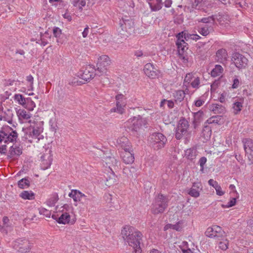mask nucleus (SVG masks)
<instances>
[{
	"label": "nucleus",
	"instance_id": "f257e3e1",
	"mask_svg": "<svg viewBox=\"0 0 253 253\" xmlns=\"http://www.w3.org/2000/svg\"><path fill=\"white\" fill-rule=\"evenodd\" d=\"M12 111L8 109L3 110V107L0 103V121L7 122L11 126H4L0 131V144L3 142L8 144L10 142L16 141V131L12 128V126L15 127L14 125L12 124Z\"/></svg>",
	"mask_w": 253,
	"mask_h": 253
},
{
	"label": "nucleus",
	"instance_id": "f03ea898",
	"mask_svg": "<svg viewBox=\"0 0 253 253\" xmlns=\"http://www.w3.org/2000/svg\"><path fill=\"white\" fill-rule=\"evenodd\" d=\"M29 126L24 129L22 128L23 130L25 131L26 133V139H29L30 142L34 139L36 142H39L41 139L43 138V136L42 134L43 132V122L42 121H33L30 122Z\"/></svg>",
	"mask_w": 253,
	"mask_h": 253
},
{
	"label": "nucleus",
	"instance_id": "7ed1b4c3",
	"mask_svg": "<svg viewBox=\"0 0 253 253\" xmlns=\"http://www.w3.org/2000/svg\"><path fill=\"white\" fill-rule=\"evenodd\" d=\"M169 200L167 196L159 194L155 198L151 209L152 212L157 214L164 212L168 206Z\"/></svg>",
	"mask_w": 253,
	"mask_h": 253
},
{
	"label": "nucleus",
	"instance_id": "20e7f679",
	"mask_svg": "<svg viewBox=\"0 0 253 253\" xmlns=\"http://www.w3.org/2000/svg\"><path fill=\"white\" fill-rule=\"evenodd\" d=\"M148 141L154 150H158L164 147L167 138L160 132H155L149 136Z\"/></svg>",
	"mask_w": 253,
	"mask_h": 253
},
{
	"label": "nucleus",
	"instance_id": "39448f33",
	"mask_svg": "<svg viewBox=\"0 0 253 253\" xmlns=\"http://www.w3.org/2000/svg\"><path fill=\"white\" fill-rule=\"evenodd\" d=\"M98 153L99 156L102 159V160L105 163L106 167H108L112 171V177H110L109 180H111L113 183H114L116 180L115 175L111 167H113L115 168L117 166L119 161H117L114 157L111 156L109 153H105L104 151L101 150H99Z\"/></svg>",
	"mask_w": 253,
	"mask_h": 253
},
{
	"label": "nucleus",
	"instance_id": "423d86ee",
	"mask_svg": "<svg viewBox=\"0 0 253 253\" xmlns=\"http://www.w3.org/2000/svg\"><path fill=\"white\" fill-rule=\"evenodd\" d=\"M133 28V22L128 16L122 17L120 20L119 27L117 29L118 33L122 35L127 36L126 34H130Z\"/></svg>",
	"mask_w": 253,
	"mask_h": 253
},
{
	"label": "nucleus",
	"instance_id": "0eeeda50",
	"mask_svg": "<svg viewBox=\"0 0 253 253\" xmlns=\"http://www.w3.org/2000/svg\"><path fill=\"white\" fill-rule=\"evenodd\" d=\"M205 235L209 238H214L217 240H222L226 237L225 231L220 226L216 225L208 228L205 232Z\"/></svg>",
	"mask_w": 253,
	"mask_h": 253
},
{
	"label": "nucleus",
	"instance_id": "6e6552de",
	"mask_svg": "<svg viewBox=\"0 0 253 253\" xmlns=\"http://www.w3.org/2000/svg\"><path fill=\"white\" fill-rule=\"evenodd\" d=\"M111 64V60L110 58L106 55H102L100 56L98 59V62L97 63V75L98 76L103 75H107V67L109 66Z\"/></svg>",
	"mask_w": 253,
	"mask_h": 253
},
{
	"label": "nucleus",
	"instance_id": "1a4fd4ad",
	"mask_svg": "<svg viewBox=\"0 0 253 253\" xmlns=\"http://www.w3.org/2000/svg\"><path fill=\"white\" fill-rule=\"evenodd\" d=\"M128 123H130L128 128L132 131L137 132L142 126L147 127L146 121L140 116L134 117L132 119H130Z\"/></svg>",
	"mask_w": 253,
	"mask_h": 253
},
{
	"label": "nucleus",
	"instance_id": "9d476101",
	"mask_svg": "<svg viewBox=\"0 0 253 253\" xmlns=\"http://www.w3.org/2000/svg\"><path fill=\"white\" fill-rule=\"evenodd\" d=\"M97 72L94 67L90 65H86L82 68L80 76L85 81H90L93 79L97 75Z\"/></svg>",
	"mask_w": 253,
	"mask_h": 253
},
{
	"label": "nucleus",
	"instance_id": "9b49d317",
	"mask_svg": "<svg viewBox=\"0 0 253 253\" xmlns=\"http://www.w3.org/2000/svg\"><path fill=\"white\" fill-rule=\"evenodd\" d=\"M189 125L188 122L184 118H182L178 122L175 131V137L180 139L187 132Z\"/></svg>",
	"mask_w": 253,
	"mask_h": 253
},
{
	"label": "nucleus",
	"instance_id": "f8f14e48",
	"mask_svg": "<svg viewBox=\"0 0 253 253\" xmlns=\"http://www.w3.org/2000/svg\"><path fill=\"white\" fill-rule=\"evenodd\" d=\"M142 236L140 232L136 231H134L133 234H132L131 236L126 239L128 244L134 249L133 252H135L137 249H141L140 244Z\"/></svg>",
	"mask_w": 253,
	"mask_h": 253
},
{
	"label": "nucleus",
	"instance_id": "ddd939ff",
	"mask_svg": "<svg viewBox=\"0 0 253 253\" xmlns=\"http://www.w3.org/2000/svg\"><path fill=\"white\" fill-rule=\"evenodd\" d=\"M33 244L26 238L17 239V251L21 253H29Z\"/></svg>",
	"mask_w": 253,
	"mask_h": 253
},
{
	"label": "nucleus",
	"instance_id": "4468645a",
	"mask_svg": "<svg viewBox=\"0 0 253 253\" xmlns=\"http://www.w3.org/2000/svg\"><path fill=\"white\" fill-rule=\"evenodd\" d=\"M231 60L236 67L239 69L245 68L248 64L247 58L238 52L233 54Z\"/></svg>",
	"mask_w": 253,
	"mask_h": 253
},
{
	"label": "nucleus",
	"instance_id": "2eb2a0df",
	"mask_svg": "<svg viewBox=\"0 0 253 253\" xmlns=\"http://www.w3.org/2000/svg\"><path fill=\"white\" fill-rule=\"evenodd\" d=\"M143 70L146 76L152 79L158 78L160 73L159 70L150 63H147L144 66Z\"/></svg>",
	"mask_w": 253,
	"mask_h": 253
},
{
	"label": "nucleus",
	"instance_id": "dca6fc26",
	"mask_svg": "<svg viewBox=\"0 0 253 253\" xmlns=\"http://www.w3.org/2000/svg\"><path fill=\"white\" fill-rule=\"evenodd\" d=\"M50 150H45V152L41 156V168L43 170L47 169L50 167L52 161V154Z\"/></svg>",
	"mask_w": 253,
	"mask_h": 253
},
{
	"label": "nucleus",
	"instance_id": "f3484780",
	"mask_svg": "<svg viewBox=\"0 0 253 253\" xmlns=\"http://www.w3.org/2000/svg\"><path fill=\"white\" fill-rule=\"evenodd\" d=\"M244 148L251 164L253 163V140L251 139L245 138L242 141Z\"/></svg>",
	"mask_w": 253,
	"mask_h": 253
},
{
	"label": "nucleus",
	"instance_id": "a211bd4d",
	"mask_svg": "<svg viewBox=\"0 0 253 253\" xmlns=\"http://www.w3.org/2000/svg\"><path fill=\"white\" fill-rule=\"evenodd\" d=\"M228 58L227 51L225 49L220 48L216 52L215 60L217 62L225 64L228 60Z\"/></svg>",
	"mask_w": 253,
	"mask_h": 253
},
{
	"label": "nucleus",
	"instance_id": "6ab92c4d",
	"mask_svg": "<svg viewBox=\"0 0 253 253\" xmlns=\"http://www.w3.org/2000/svg\"><path fill=\"white\" fill-rule=\"evenodd\" d=\"M17 116L20 123H30V122H31V121H28L31 118V114L29 111L19 109L17 111Z\"/></svg>",
	"mask_w": 253,
	"mask_h": 253
},
{
	"label": "nucleus",
	"instance_id": "aec40b11",
	"mask_svg": "<svg viewBox=\"0 0 253 253\" xmlns=\"http://www.w3.org/2000/svg\"><path fill=\"white\" fill-rule=\"evenodd\" d=\"M121 157L123 162L126 164H131L134 161V154L133 153L132 149L122 152Z\"/></svg>",
	"mask_w": 253,
	"mask_h": 253
},
{
	"label": "nucleus",
	"instance_id": "412c9836",
	"mask_svg": "<svg viewBox=\"0 0 253 253\" xmlns=\"http://www.w3.org/2000/svg\"><path fill=\"white\" fill-rule=\"evenodd\" d=\"M70 215L69 213L67 212H63L61 215L58 218L57 220V222L59 224H73L75 220L73 219L70 220Z\"/></svg>",
	"mask_w": 253,
	"mask_h": 253
},
{
	"label": "nucleus",
	"instance_id": "4be33fe9",
	"mask_svg": "<svg viewBox=\"0 0 253 253\" xmlns=\"http://www.w3.org/2000/svg\"><path fill=\"white\" fill-rule=\"evenodd\" d=\"M202 190V184L200 182H194L188 194L192 197L197 198L200 196V190Z\"/></svg>",
	"mask_w": 253,
	"mask_h": 253
},
{
	"label": "nucleus",
	"instance_id": "5701e85b",
	"mask_svg": "<svg viewBox=\"0 0 253 253\" xmlns=\"http://www.w3.org/2000/svg\"><path fill=\"white\" fill-rule=\"evenodd\" d=\"M117 143L124 150V151L132 149L130 145V142L126 137L123 136L119 138L117 140Z\"/></svg>",
	"mask_w": 253,
	"mask_h": 253
},
{
	"label": "nucleus",
	"instance_id": "b1692460",
	"mask_svg": "<svg viewBox=\"0 0 253 253\" xmlns=\"http://www.w3.org/2000/svg\"><path fill=\"white\" fill-rule=\"evenodd\" d=\"M176 44L177 47L178 52L180 58H182L183 60L187 61V59H185V57L183 56V53L185 51V48H186V49L188 48L186 47L188 44L185 42L184 40H181L179 41H176Z\"/></svg>",
	"mask_w": 253,
	"mask_h": 253
},
{
	"label": "nucleus",
	"instance_id": "393cba45",
	"mask_svg": "<svg viewBox=\"0 0 253 253\" xmlns=\"http://www.w3.org/2000/svg\"><path fill=\"white\" fill-rule=\"evenodd\" d=\"M69 196L72 198L74 201L81 203H82L83 197H84V193L76 189L72 190L71 192L69 194Z\"/></svg>",
	"mask_w": 253,
	"mask_h": 253
},
{
	"label": "nucleus",
	"instance_id": "a878e982",
	"mask_svg": "<svg viewBox=\"0 0 253 253\" xmlns=\"http://www.w3.org/2000/svg\"><path fill=\"white\" fill-rule=\"evenodd\" d=\"M210 111L214 114H223L226 112L225 107L223 105L218 104H212L210 106Z\"/></svg>",
	"mask_w": 253,
	"mask_h": 253
},
{
	"label": "nucleus",
	"instance_id": "bb28decb",
	"mask_svg": "<svg viewBox=\"0 0 253 253\" xmlns=\"http://www.w3.org/2000/svg\"><path fill=\"white\" fill-rule=\"evenodd\" d=\"M17 102L25 108H28L30 103L33 102L30 98H25L20 94H17Z\"/></svg>",
	"mask_w": 253,
	"mask_h": 253
},
{
	"label": "nucleus",
	"instance_id": "cd10ccee",
	"mask_svg": "<svg viewBox=\"0 0 253 253\" xmlns=\"http://www.w3.org/2000/svg\"><path fill=\"white\" fill-rule=\"evenodd\" d=\"M135 230L134 228L130 226H125L123 229L122 230V235L125 240L126 241V239L128 238L129 236H131L132 234H133Z\"/></svg>",
	"mask_w": 253,
	"mask_h": 253
},
{
	"label": "nucleus",
	"instance_id": "c85d7f7f",
	"mask_svg": "<svg viewBox=\"0 0 253 253\" xmlns=\"http://www.w3.org/2000/svg\"><path fill=\"white\" fill-rule=\"evenodd\" d=\"M188 91V89H186L185 91L182 90H177L173 93V96L174 98L175 102H181L185 97L186 91L187 92Z\"/></svg>",
	"mask_w": 253,
	"mask_h": 253
},
{
	"label": "nucleus",
	"instance_id": "c756f323",
	"mask_svg": "<svg viewBox=\"0 0 253 253\" xmlns=\"http://www.w3.org/2000/svg\"><path fill=\"white\" fill-rule=\"evenodd\" d=\"M151 11H157L162 8L163 2L162 0H152V2H149Z\"/></svg>",
	"mask_w": 253,
	"mask_h": 253
},
{
	"label": "nucleus",
	"instance_id": "7c9ffc66",
	"mask_svg": "<svg viewBox=\"0 0 253 253\" xmlns=\"http://www.w3.org/2000/svg\"><path fill=\"white\" fill-rule=\"evenodd\" d=\"M204 113L203 111H199L194 114V120L193 123L194 128H196L199 123L203 120Z\"/></svg>",
	"mask_w": 253,
	"mask_h": 253
},
{
	"label": "nucleus",
	"instance_id": "2f4dec72",
	"mask_svg": "<svg viewBox=\"0 0 253 253\" xmlns=\"http://www.w3.org/2000/svg\"><path fill=\"white\" fill-rule=\"evenodd\" d=\"M197 155V151L194 148L188 149L185 151V157L191 161L196 158Z\"/></svg>",
	"mask_w": 253,
	"mask_h": 253
},
{
	"label": "nucleus",
	"instance_id": "473e14b6",
	"mask_svg": "<svg viewBox=\"0 0 253 253\" xmlns=\"http://www.w3.org/2000/svg\"><path fill=\"white\" fill-rule=\"evenodd\" d=\"M215 17L214 15H211L210 16L203 17L202 18L198 20L199 22H202L203 23L207 24L206 26H212L214 25L215 22Z\"/></svg>",
	"mask_w": 253,
	"mask_h": 253
},
{
	"label": "nucleus",
	"instance_id": "72a5a7b5",
	"mask_svg": "<svg viewBox=\"0 0 253 253\" xmlns=\"http://www.w3.org/2000/svg\"><path fill=\"white\" fill-rule=\"evenodd\" d=\"M222 118V116L219 115L212 116L206 121L205 124H217L221 125L223 123Z\"/></svg>",
	"mask_w": 253,
	"mask_h": 253
},
{
	"label": "nucleus",
	"instance_id": "f704fd0d",
	"mask_svg": "<svg viewBox=\"0 0 253 253\" xmlns=\"http://www.w3.org/2000/svg\"><path fill=\"white\" fill-rule=\"evenodd\" d=\"M211 127L205 124L204 128L202 131V136L206 140H208L211 138Z\"/></svg>",
	"mask_w": 253,
	"mask_h": 253
},
{
	"label": "nucleus",
	"instance_id": "c9c22d12",
	"mask_svg": "<svg viewBox=\"0 0 253 253\" xmlns=\"http://www.w3.org/2000/svg\"><path fill=\"white\" fill-rule=\"evenodd\" d=\"M19 196L25 200H32L35 199V194L32 191H24L20 194Z\"/></svg>",
	"mask_w": 253,
	"mask_h": 253
},
{
	"label": "nucleus",
	"instance_id": "e433bc0d",
	"mask_svg": "<svg viewBox=\"0 0 253 253\" xmlns=\"http://www.w3.org/2000/svg\"><path fill=\"white\" fill-rule=\"evenodd\" d=\"M212 30V27L211 26H205L204 27H199L198 31L199 33L204 36L208 35Z\"/></svg>",
	"mask_w": 253,
	"mask_h": 253
},
{
	"label": "nucleus",
	"instance_id": "4c0bfd02",
	"mask_svg": "<svg viewBox=\"0 0 253 253\" xmlns=\"http://www.w3.org/2000/svg\"><path fill=\"white\" fill-rule=\"evenodd\" d=\"M125 105L120 101L116 102V107L113 108L111 109V112H118L120 114L124 113L125 109L123 108Z\"/></svg>",
	"mask_w": 253,
	"mask_h": 253
},
{
	"label": "nucleus",
	"instance_id": "58836bf2",
	"mask_svg": "<svg viewBox=\"0 0 253 253\" xmlns=\"http://www.w3.org/2000/svg\"><path fill=\"white\" fill-rule=\"evenodd\" d=\"M223 71V69L220 65H216L211 70V74L212 77H216L220 76Z\"/></svg>",
	"mask_w": 253,
	"mask_h": 253
},
{
	"label": "nucleus",
	"instance_id": "ea45409f",
	"mask_svg": "<svg viewBox=\"0 0 253 253\" xmlns=\"http://www.w3.org/2000/svg\"><path fill=\"white\" fill-rule=\"evenodd\" d=\"M18 186L21 189H26L28 188L30 185V180L29 178H24L18 182Z\"/></svg>",
	"mask_w": 253,
	"mask_h": 253
},
{
	"label": "nucleus",
	"instance_id": "a19ab883",
	"mask_svg": "<svg viewBox=\"0 0 253 253\" xmlns=\"http://www.w3.org/2000/svg\"><path fill=\"white\" fill-rule=\"evenodd\" d=\"M183 248H181L182 253H196L195 249H191L188 247V243L186 241L182 242Z\"/></svg>",
	"mask_w": 253,
	"mask_h": 253
},
{
	"label": "nucleus",
	"instance_id": "79ce46f5",
	"mask_svg": "<svg viewBox=\"0 0 253 253\" xmlns=\"http://www.w3.org/2000/svg\"><path fill=\"white\" fill-rule=\"evenodd\" d=\"M72 3L75 7H79L80 10H83V7H84L86 4V2L84 0H73Z\"/></svg>",
	"mask_w": 253,
	"mask_h": 253
},
{
	"label": "nucleus",
	"instance_id": "37998d69",
	"mask_svg": "<svg viewBox=\"0 0 253 253\" xmlns=\"http://www.w3.org/2000/svg\"><path fill=\"white\" fill-rule=\"evenodd\" d=\"M59 198L57 194H54L46 202L47 205L50 207H53L58 201Z\"/></svg>",
	"mask_w": 253,
	"mask_h": 253
},
{
	"label": "nucleus",
	"instance_id": "c03bdc74",
	"mask_svg": "<svg viewBox=\"0 0 253 253\" xmlns=\"http://www.w3.org/2000/svg\"><path fill=\"white\" fill-rule=\"evenodd\" d=\"M243 107L242 103L240 102L236 101L233 104V109L235 114L240 112Z\"/></svg>",
	"mask_w": 253,
	"mask_h": 253
},
{
	"label": "nucleus",
	"instance_id": "a18cd8bd",
	"mask_svg": "<svg viewBox=\"0 0 253 253\" xmlns=\"http://www.w3.org/2000/svg\"><path fill=\"white\" fill-rule=\"evenodd\" d=\"M222 240L223 241H220L219 242V248L222 250L225 251L228 249L229 241L227 239Z\"/></svg>",
	"mask_w": 253,
	"mask_h": 253
},
{
	"label": "nucleus",
	"instance_id": "49530a36",
	"mask_svg": "<svg viewBox=\"0 0 253 253\" xmlns=\"http://www.w3.org/2000/svg\"><path fill=\"white\" fill-rule=\"evenodd\" d=\"M84 197H83L82 203L88 204L91 201H93L94 197L90 194L85 195L84 194Z\"/></svg>",
	"mask_w": 253,
	"mask_h": 253
},
{
	"label": "nucleus",
	"instance_id": "de8ad7c7",
	"mask_svg": "<svg viewBox=\"0 0 253 253\" xmlns=\"http://www.w3.org/2000/svg\"><path fill=\"white\" fill-rule=\"evenodd\" d=\"M169 226L170 229L175 230L177 231H180L182 228V223L180 221L178 222L175 224H169Z\"/></svg>",
	"mask_w": 253,
	"mask_h": 253
},
{
	"label": "nucleus",
	"instance_id": "09e8293b",
	"mask_svg": "<svg viewBox=\"0 0 253 253\" xmlns=\"http://www.w3.org/2000/svg\"><path fill=\"white\" fill-rule=\"evenodd\" d=\"M39 212L41 214H43L47 217H49L51 215V211L43 208L39 209Z\"/></svg>",
	"mask_w": 253,
	"mask_h": 253
},
{
	"label": "nucleus",
	"instance_id": "8fccbe9b",
	"mask_svg": "<svg viewBox=\"0 0 253 253\" xmlns=\"http://www.w3.org/2000/svg\"><path fill=\"white\" fill-rule=\"evenodd\" d=\"M200 79L199 77L195 78L194 80L192 81L191 85L192 87L198 88L200 84Z\"/></svg>",
	"mask_w": 253,
	"mask_h": 253
},
{
	"label": "nucleus",
	"instance_id": "3c124183",
	"mask_svg": "<svg viewBox=\"0 0 253 253\" xmlns=\"http://www.w3.org/2000/svg\"><path fill=\"white\" fill-rule=\"evenodd\" d=\"M236 203V198H232L229 202L228 203L227 205H222V207L223 208H230L234 206L235 205Z\"/></svg>",
	"mask_w": 253,
	"mask_h": 253
},
{
	"label": "nucleus",
	"instance_id": "603ef678",
	"mask_svg": "<svg viewBox=\"0 0 253 253\" xmlns=\"http://www.w3.org/2000/svg\"><path fill=\"white\" fill-rule=\"evenodd\" d=\"M207 161V159L206 157H202L200 158L199 162L200 168H201V169H200L201 171H203L204 169V166H205V164L206 163Z\"/></svg>",
	"mask_w": 253,
	"mask_h": 253
},
{
	"label": "nucleus",
	"instance_id": "864d4df0",
	"mask_svg": "<svg viewBox=\"0 0 253 253\" xmlns=\"http://www.w3.org/2000/svg\"><path fill=\"white\" fill-rule=\"evenodd\" d=\"M9 156L12 157L16 154V145L14 143L12 145L10 146V150L9 151Z\"/></svg>",
	"mask_w": 253,
	"mask_h": 253
},
{
	"label": "nucleus",
	"instance_id": "5fc2aeb1",
	"mask_svg": "<svg viewBox=\"0 0 253 253\" xmlns=\"http://www.w3.org/2000/svg\"><path fill=\"white\" fill-rule=\"evenodd\" d=\"M193 78V76L192 73L187 74L184 79V83H187L188 84H189Z\"/></svg>",
	"mask_w": 253,
	"mask_h": 253
},
{
	"label": "nucleus",
	"instance_id": "6e6d98bb",
	"mask_svg": "<svg viewBox=\"0 0 253 253\" xmlns=\"http://www.w3.org/2000/svg\"><path fill=\"white\" fill-rule=\"evenodd\" d=\"M53 34L55 37H59L61 34V30L58 27H55L53 30Z\"/></svg>",
	"mask_w": 253,
	"mask_h": 253
},
{
	"label": "nucleus",
	"instance_id": "4d7b16f0",
	"mask_svg": "<svg viewBox=\"0 0 253 253\" xmlns=\"http://www.w3.org/2000/svg\"><path fill=\"white\" fill-rule=\"evenodd\" d=\"M177 41H181V40L186 39V34L184 33L183 32L179 33L176 36Z\"/></svg>",
	"mask_w": 253,
	"mask_h": 253
},
{
	"label": "nucleus",
	"instance_id": "13d9d810",
	"mask_svg": "<svg viewBox=\"0 0 253 253\" xmlns=\"http://www.w3.org/2000/svg\"><path fill=\"white\" fill-rule=\"evenodd\" d=\"M216 190V194L219 196H222L224 192L222 191L220 186L218 184L216 187L214 188Z\"/></svg>",
	"mask_w": 253,
	"mask_h": 253
},
{
	"label": "nucleus",
	"instance_id": "bf43d9fd",
	"mask_svg": "<svg viewBox=\"0 0 253 253\" xmlns=\"http://www.w3.org/2000/svg\"><path fill=\"white\" fill-rule=\"evenodd\" d=\"M208 183L210 185L212 186L214 188L218 185V182L212 179H210L208 181Z\"/></svg>",
	"mask_w": 253,
	"mask_h": 253
},
{
	"label": "nucleus",
	"instance_id": "052dcab7",
	"mask_svg": "<svg viewBox=\"0 0 253 253\" xmlns=\"http://www.w3.org/2000/svg\"><path fill=\"white\" fill-rule=\"evenodd\" d=\"M27 81L30 83V87L33 89L34 78L32 75H29L27 77Z\"/></svg>",
	"mask_w": 253,
	"mask_h": 253
},
{
	"label": "nucleus",
	"instance_id": "680f3d73",
	"mask_svg": "<svg viewBox=\"0 0 253 253\" xmlns=\"http://www.w3.org/2000/svg\"><path fill=\"white\" fill-rule=\"evenodd\" d=\"M239 80L237 78L234 79L233 80V84H232V87L233 88H238L239 85Z\"/></svg>",
	"mask_w": 253,
	"mask_h": 253
},
{
	"label": "nucleus",
	"instance_id": "e2e57ef3",
	"mask_svg": "<svg viewBox=\"0 0 253 253\" xmlns=\"http://www.w3.org/2000/svg\"><path fill=\"white\" fill-rule=\"evenodd\" d=\"M9 219L7 217L4 216L2 219L3 224L5 227H6L7 229L9 228V225L8 224L9 222Z\"/></svg>",
	"mask_w": 253,
	"mask_h": 253
},
{
	"label": "nucleus",
	"instance_id": "0e129e2a",
	"mask_svg": "<svg viewBox=\"0 0 253 253\" xmlns=\"http://www.w3.org/2000/svg\"><path fill=\"white\" fill-rule=\"evenodd\" d=\"M62 208H63V210H62V211L63 212H67L68 211H69L71 209V207L68 204H65L64 205Z\"/></svg>",
	"mask_w": 253,
	"mask_h": 253
},
{
	"label": "nucleus",
	"instance_id": "69168bd1",
	"mask_svg": "<svg viewBox=\"0 0 253 253\" xmlns=\"http://www.w3.org/2000/svg\"><path fill=\"white\" fill-rule=\"evenodd\" d=\"M204 102L205 101L204 100L199 99L195 102V105L196 107H200L204 104Z\"/></svg>",
	"mask_w": 253,
	"mask_h": 253
},
{
	"label": "nucleus",
	"instance_id": "338daca9",
	"mask_svg": "<svg viewBox=\"0 0 253 253\" xmlns=\"http://www.w3.org/2000/svg\"><path fill=\"white\" fill-rule=\"evenodd\" d=\"M172 2L171 0H166L165 2H163V4H164L166 7L169 8L171 6Z\"/></svg>",
	"mask_w": 253,
	"mask_h": 253
},
{
	"label": "nucleus",
	"instance_id": "774afa93",
	"mask_svg": "<svg viewBox=\"0 0 253 253\" xmlns=\"http://www.w3.org/2000/svg\"><path fill=\"white\" fill-rule=\"evenodd\" d=\"M88 29L89 28L88 27V26L84 28V31L82 33L83 37L84 38H85L87 37L88 33Z\"/></svg>",
	"mask_w": 253,
	"mask_h": 253
}]
</instances>
